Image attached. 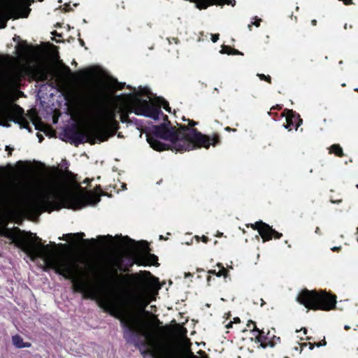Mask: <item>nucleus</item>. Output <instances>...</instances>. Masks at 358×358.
Returning a JSON list of instances; mask_svg holds the SVG:
<instances>
[{"label": "nucleus", "mask_w": 358, "mask_h": 358, "mask_svg": "<svg viewBox=\"0 0 358 358\" xmlns=\"http://www.w3.org/2000/svg\"><path fill=\"white\" fill-rule=\"evenodd\" d=\"M121 243L130 251V258L126 264L120 256H107L98 264L97 273L101 290L98 299L99 306L106 313L120 320L123 329V337L128 343H133L142 355H149L152 358H171L162 350L150 349L145 339L148 337L146 323L141 310H134L132 306L138 299L150 292L152 283L148 278L150 271H140L132 274H120L127 272L136 264L138 254L136 242L128 236L122 237Z\"/></svg>", "instance_id": "obj_1"}, {"label": "nucleus", "mask_w": 358, "mask_h": 358, "mask_svg": "<svg viewBox=\"0 0 358 358\" xmlns=\"http://www.w3.org/2000/svg\"><path fill=\"white\" fill-rule=\"evenodd\" d=\"M83 233L64 235L63 240L69 245H62L63 251L57 248L55 243L44 245L37 237H30L22 242V250L31 258H41L45 270L51 268L70 279L74 292L90 298V241L84 239Z\"/></svg>", "instance_id": "obj_2"}, {"label": "nucleus", "mask_w": 358, "mask_h": 358, "mask_svg": "<svg viewBox=\"0 0 358 358\" xmlns=\"http://www.w3.org/2000/svg\"><path fill=\"white\" fill-rule=\"evenodd\" d=\"M105 72L97 65H91V145L104 142L120 129L116 120L117 90L124 88V83L116 78H103Z\"/></svg>", "instance_id": "obj_3"}, {"label": "nucleus", "mask_w": 358, "mask_h": 358, "mask_svg": "<svg viewBox=\"0 0 358 358\" xmlns=\"http://www.w3.org/2000/svg\"><path fill=\"white\" fill-rule=\"evenodd\" d=\"M56 200L67 208L80 209L87 205L90 195L75 182L51 176L38 181L34 192L20 198L11 210L16 215H38Z\"/></svg>", "instance_id": "obj_4"}, {"label": "nucleus", "mask_w": 358, "mask_h": 358, "mask_svg": "<svg viewBox=\"0 0 358 358\" xmlns=\"http://www.w3.org/2000/svg\"><path fill=\"white\" fill-rule=\"evenodd\" d=\"M170 122L152 127L150 134H147V141L156 151L175 150L183 152L192 150V140L201 141L203 136L197 129H189L185 124L180 125L178 129L169 127Z\"/></svg>", "instance_id": "obj_5"}, {"label": "nucleus", "mask_w": 358, "mask_h": 358, "mask_svg": "<svg viewBox=\"0 0 358 358\" xmlns=\"http://www.w3.org/2000/svg\"><path fill=\"white\" fill-rule=\"evenodd\" d=\"M76 80L72 110L76 124L69 135L72 141L78 145L90 142V69L79 72Z\"/></svg>", "instance_id": "obj_6"}, {"label": "nucleus", "mask_w": 358, "mask_h": 358, "mask_svg": "<svg viewBox=\"0 0 358 358\" xmlns=\"http://www.w3.org/2000/svg\"><path fill=\"white\" fill-rule=\"evenodd\" d=\"M127 96L129 99L128 106L121 108L119 110L120 113V121L122 123L131 122L129 117V113H134L137 115L150 117L155 120H159V115L162 113L159 106L146 99H141L139 92L129 94Z\"/></svg>", "instance_id": "obj_7"}, {"label": "nucleus", "mask_w": 358, "mask_h": 358, "mask_svg": "<svg viewBox=\"0 0 358 358\" xmlns=\"http://www.w3.org/2000/svg\"><path fill=\"white\" fill-rule=\"evenodd\" d=\"M296 301L306 308L328 311L335 308L336 296L325 291L303 289L298 294Z\"/></svg>", "instance_id": "obj_8"}, {"label": "nucleus", "mask_w": 358, "mask_h": 358, "mask_svg": "<svg viewBox=\"0 0 358 358\" xmlns=\"http://www.w3.org/2000/svg\"><path fill=\"white\" fill-rule=\"evenodd\" d=\"M22 80V73L16 69H6L0 73V100L6 99L17 90Z\"/></svg>", "instance_id": "obj_9"}, {"label": "nucleus", "mask_w": 358, "mask_h": 358, "mask_svg": "<svg viewBox=\"0 0 358 358\" xmlns=\"http://www.w3.org/2000/svg\"><path fill=\"white\" fill-rule=\"evenodd\" d=\"M138 254L136 255V264L138 266H159L158 257L150 253V248L146 241L136 242Z\"/></svg>", "instance_id": "obj_10"}, {"label": "nucleus", "mask_w": 358, "mask_h": 358, "mask_svg": "<svg viewBox=\"0 0 358 358\" xmlns=\"http://www.w3.org/2000/svg\"><path fill=\"white\" fill-rule=\"evenodd\" d=\"M8 120L18 123L21 127L29 128V122L24 116L22 108L15 106L14 110L0 111V125L7 126Z\"/></svg>", "instance_id": "obj_11"}, {"label": "nucleus", "mask_w": 358, "mask_h": 358, "mask_svg": "<svg viewBox=\"0 0 358 358\" xmlns=\"http://www.w3.org/2000/svg\"><path fill=\"white\" fill-rule=\"evenodd\" d=\"M246 226L257 230L262 237L263 242L271 241L273 238L280 239L282 236V233L275 231L272 227L262 220L257 221L254 224H248Z\"/></svg>", "instance_id": "obj_12"}, {"label": "nucleus", "mask_w": 358, "mask_h": 358, "mask_svg": "<svg viewBox=\"0 0 358 358\" xmlns=\"http://www.w3.org/2000/svg\"><path fill=\"white\" fill-rule=\"evenodd\" d=\"M112 236H98L96 238H91V300L95 299L93 287L92 273L94 269V250H102L107 247V241L112 240Z\"/></svg>", "instance_id": "obj_13"}, {"label": "nucleus", "mask_w": 358, "mask_h": 358, "mask_svg": "<svg viewBox=\"0 0 358 358\" xmlns=\"http://www.w3.org/2000/svg\"><path fill=\"white\" fill-rule=\"evenodd\" d=\"M282 116L286 117V122L283 125L289 131H292L293 129L297 130L303 122L299 114L293 110L285 108L282 113Z\"/></svg>", "instance_id": "obj_14"}, {"label": "nucleus", "mask_w": 358, "mask_h": 358, "mask_svg": "<svg viewBox=\"0 0 358 358\" xmlns=\"http://www.w3.org/2000/svg\"><path fill=\"white\" fill-rule=\"evenodd\" d=\"M203 136V140L201 141H194L192 140V150L199 148H205L208 149L210 145L216 146L221 143L220 136L217 134H214L212 137L201 134Z\"/></svg>", "instance_id": "obj_15"}, {"label": "nucleus", "mask_w": 358, "mask_h": 358, "mask_svg": "<svg viewBox=\"0 0 358 358\" xmlns=\"http://www.w3.org/2000/svg\"><path fill=\"white\" fill-rule=\"evenodd\" d=\"M34 76L36 79L44 81L52 78L51 68L47 64H40L34 67L33 70Z\"/></svg>", "instance_id": "obj_16"}, {"label": "nucleus", "mask_w": 358, "mask_h": 358, "mask_svg": "<svg viewBox=\"0 0 358 358\" xmlns=\"http://www.w3.org/2000/svg\"><path fill=\"white\" fill-rule=\"evenodd\" d=\"M253 324V329H251L253 332H257V335L255 336V342L260 343V347L262 348H266L267 347L273 348L274 343L272 342H267L266 333L264 330H259L255 322H251Z\"/></svg>", "instance_id": "obj_17"}, {"label": "nucleus", "mask_w": 358, "mask_h": 358, "mask_svg": "<svg viewBox=\"0 0 358 358\" xmlns=\"http://www.w3.org/2000/svg\"><path fill=\"white\" fill-rule=\"evenodd\" d=\"M102 196H110L107 192H104L100 185H96L93 189H91V206H96Z\"/></svg>", "instance_id": "obj_18"}, {"label": "nucleus", "mask_w": 358, "mask_h": 358, "mask_svg": "<svg viewBox=\"0 0 358 358\" xmlns=\"http://www.w3.org/2000/svg\"><path fill=\"white\" fill-rule=\"evenodd\" d=\"M72 78L73 74L68 66H64L57 76L58 82L63 85L67 84Z\"/></svg>", "instance_id": "obj_19"}, {"label": "nucleus", "mask_w": 358, "mask_h": 358, "mask_svg": "<svg viewBox=\"0 0 358 358\" xmlns=\"http://www.w3.org/2000/svg\"><path fill=\"white\" fill-rule=\"evenodd\" d=\"M217 266L220 268V270L218 271H216V270H215V269H212V270H209L208 271V273L209 274L215 275L217 277L223 276L226 279L229 275L228 270L227 268H225L224 267V266L222 265V264H221V263H217Z\"/></svg>", "instance_id": "obj_20"}, {"label": "nucleus", "mask_w": 358, "mask_h": 358, "mask_svg": "<svg viewBox=\"0 0 358 358\" xmlns=\"http://www.w3.org/2000/svg\"><path fill=\"white\" fill-rule=\"evenodd\" d=\"M12 341L13 345L18 348H29L31 346L30 343L23 342L22 338L18 335L13 336Z\"/></svg>", "instance_id": "obj_21"}, {"label": "nucleus", "mask_w": 358, "mask_h": 358, "mask_svg": "<svg viewBox=\"0 0 358 358\" xmlns=\"http://www.w3.org/2000/svg\"><path fill=\"white\" fill-rule=\"evenodd\" d=\"M329 154H334L336 156L342 157L344 156L343 148L339 144H333L329 148Z\"/></svg>", "instance_id": "obj_22"}, {"label": "nucleus", "mask_w": 358, "mask_h": 358, "mask_svg": "<svg viewBox=\"0 0 358 358\" xmlns=\"http://www.w3.org/2000/svg\"><path fill=\"white\" fill-rule=\"evenodd\" d=\"M309 345V348L310 350H313L315 346H317L318 348L321 347V346H324L327 345V341L325 340V338H324V339H322L321 341L318 342V343H305L303 344V345Z\"/></svg>", "instance_id": "obj_23"}, {"label": "nucleus", "mask_w": 358, "mask_h": 358, "mask_svg": "<svg viewBox=\"0 0 358 358\" xmlns=\"http://www.w3.org/2000/svg\"><path fill=\"white\" fill-rule=\"evenodd\" d=\"M259 78L261 80H264L266 82H267L268 83L271 84V78L270 76L267 75H264V74H262V73H257V75Z\"/></svg>", "instance_id": "obj_24"}, {"label": "nucleus", "mask_w": 358, "mask_h": 358, "mask_svg": "<svg viewBox=\"0 0 358 358\" xmlns=\"http://www.w3.org/2000/svg\"><path fill=\"white\" fill-rule=\"evenodd\" d=\"M155 105L157 106V104H155ZM157 106H159L160 108H161V106H162L167 112H169V113L171 112V107L169 106V102L164 99H162V100L161 105L160 106L157 105Z\"/></svg>", "instance_id": "obj_25"}, {"label": "nucleus", "mask_w": 358, "mask_h": 358, "mask_svg": "<svg viewBox=\"0 0 358 358\" xmlns=\"http://www.w3.org/2000/svg\"><path fill=\"white\" fill-rule=\"evenodd\" d=\"M231 50H232V48L231 46L222 45V50H220V53L230 55Z\"/></svg>", "instance_id": "obj_26"}, {"label": "nucleus", "mask_w": 358, "mask_h": 358, "mask_svg": "<svg viewBox=\"0 0 358 358\" xmlns=\"http://www.w3.org/2000/svg\"><path fill=\"white\" fill-rule=\"evenodd\" d=\"M255 21L252 22L251 24H249L248 26V29L250 31L252 30V25H255L257 27H259L260 26V22H262V19L257 18V16L255 17Z\"/></svg>", "instance_id": "obj_27"}, {"label": "nucleus", "mask_w": 358, "mask_h": 358, "mask_svg": "<svg viewBox=\"0 0 358 358\" xmlns=\"http://www.w3.org/2000/svg\"><path fill=\"white\" fill-rule=\"evenodd\" d=\"M195 238L197 242H199V241L201 240L203 243H207L209 241V238L204 235H203L201 237H199V236H195Z\"/></svg>", "instance_id": "obj_28"}, {"label": "nucleus", "mask_w": 358, "mask_h": 358, "mask_svg": "<svg viewBox=\"0 0 358 358\" xmlns=\"http://www.w3.org/2000/svg\"><path fill=\"white\" fill-rule=\"evenodd\" d=\"M280 341V338L275 336L274 334H272V338L268 342H272L274 343V346Z\"/></svg>", "instance_id": "obj_29"}, {"label": "nucleus", "mask_w": 358, "mask_h": 358, "mask_svg": "<svg viewBox=\"0 0 358 358\" xmlns=\"http://www.w3.org/2000/svg\"><path fill=\"white\" fill-rule=\"evenodd\" d=\"M188 125L187 127L189 129H194V127L197 124V122L194 121L193 120H188ZM187 127V125H185Z\"/></svg>", "instance_id": "obj_30"}, {"label": "nucleus", "mask_w": 358, "mask_h": 358, "mask_svg": "<svg viewBox=\"0 0 358 358\" xmlns=\"http://www.w3.org/2000/svg\"><path fill=\"white\" fill-rule=\"evenodd\" d=\"M219 38H220L219 34H214L211 35V40L213 43H216L219 40Z\"/></svg>", "instance_id": "obj_31"}, {"label": "nucleus", "mask_w": 358, "mask_h": 358, "mask_svg": "<svg viewBox=\"0 0 358 358\" xmlns=\"http://www.w3.org/2000/svg\"><path fill=\"white\" fill-rule=\"evenodd\" d=\"M230 55H243V54L242 52H241L240 51H238V50L232 48V50H231V52Z\"/></svg>", "instance_id": "obj_32"}, {"label": "nucleus", "mask_w": 358, "mask_h": 358, "mask_svg": "<svg viewBox=\"0 0 358 358\" xmlns=\"http://www.w3.org/2000/svg\"><path fill=\"white\" fill-rule=\"evenodd\" d=\"M282 109V106L281 105H275V106H273L271 108V110H280Z\"/></svg>", "instance_id": "obj_33"}, {"label": "nucleus", "mask_w": 358, "mask_h": 358, "mask_svg": "<svg viewBox=\"0 0 358 358\" xmlns=\"http://www.w3.org/2000/svg\"><path fill=\"white\" fill-rule=\"evenodd\" d=\"M224 130H225V131H229H229H234V132H235V131H237V130H236V129L231 128V127H224Z\"/></svg>", "instance_id": "obj_34"}, {"label": "nucleus", "mask_w": 358, "mask_h": 358, "mask_svg": "<svg viewBox=\"0 0 358 358\" xmlns=\"http://www.w3.org/2000/svg\"><path fill=\"white\" fill-rule=\"evenodd\" d=\"M266 341H268L272 338V334H271L270 331H268V332L266 334Z\"/></svg>", "instance_id": "obj_35"}, {"label": "nucleus", "mask_w": 358, "mask_h": 358, "mask_svg": "<svg viewBox=\"0 0 358 358\" xmlns=\"http://www.w3.org/2000/svg\"><path fill=\"white\" fill-rule=\"evenodd\" d=\"M160 115H162L163 116V119L164 121H166L167 122H169V120H168V116L166 115H164L162 112L161 113H159V117Z\"/></svg>", "instance_id": "obj_36"}, {"label": "nucleus", "mask_w": 358, "mask_h": 358, "mask_svg": "<svg viewBox=\"0 0 358 358\" xmlns=\"http://www.w3.org/2000/svg\"><path fill=\"white\" fill-rule=\"evenodd\" d=\"M341 249V247H334L331 248V250L334 251V252H338L340 251Z\"/></svg>", "instance_id": "obj_37"}, {"label": "nucleus", "mask_w": 358, "mask_h": 358, "mask_svg": "<svg viewBox=\"0 0 358 358\" xmlns=\"http://www.w3.org/2000/svg\"><path fill=\"white\" fill-rule=\"evenodd\" d=\"M206 280H207L208 285H210V281H212V277L210 275H208Z\"/></svg>", "instance_id": "obj_38"}, {"label": "nucleus", "mask_w": 358, "mask_h": 358, "mask_svg": "<svg viewBox=\"0 0 358 358\" xmlns=\"http://www.w3.org/2000/svg\"><path fill=\"white\" fill-rule=\"evenodd\" d=\"M233 323H240L241 322V320L239 317H235L234 318V321L232 322Z\"/></svg>", "instance_id": "obj_39"}, {"label": "nucleus", "mask_w": 358, "mask_h": 358, "mask_svg": "<svg viewBox=\"0 0 358 358\" xmlns=\"http://www.w3.org/2000/svg\"><path fill=\"white\" fill-rule=\"evenodd\" d=\"M18 2L17 1H14L12 3V4L10 5V7H12V8H14L15 7H16L17 5H18Z\"/></svg>", "instance_id": "obj_40"}, {"label": "nucleus", "mask_w": 358, "mask_h": 358, "mask_svg": "<svg viewBox=\"0 0 358 358\" xmlns=\"http://www.w3.org/2000/svg\"><path fill=\"white\" fill-rule=\"evenodd\" d=\"M232 324H233V322H229L226 325V328H227V329H229V328L232 327Z\"/></svg>", "instance_id": "obj_41"}, {"label": "nucleus", "mask_w": 358, "mask_h": 358, "mask_svg": "<svg viewBox=\"0 0 358 358\" xmlns=\"http://www.w3.org/2000/svg\"><path fill=\"white\" fill-rule=\"evenodd\" d=\"M189 356L191 358H199L197 356L194 355L192 352H189Z\"/></svg>", "instance_id": "obj_42"}, {"label": "nucleus", "mask_w": 358, "mask_h": 358, "mask_svg": "<svg viewBox=\"0 0 358 358\" xmlns=\"http://www.w3.org/2000/svg\"><path fill=\"white\" fill-rule=\"evenodd\" d=\"M252 322V320H250V321H249V322H248V324H247V325H248V327L249 328H251V327H252V328H253V324H252V322Z\"/></svg>", "instance_id": "obj_43"}, {"label": "nucleus", "mask_w": 358, "mask_h": 358, "mask_svg": "<svg viewBox=\"0 0 358 358\" xmlns=\"http://www.w3.org/2000/svg\"><path fill=\"white\" fill-rule=\"evenodd\" d=\"M311 24H312V25L315 26L317 24V20H313L311 21Z\"/></svg>", "instance_id": "obj_44"}, {"label": "nucleus", "mask_w": 358, "mask_h": 358, "mask_svg": "<svg viewBox=\"0 0 358 358\" xmlns=\"http://www.w3.org/2000/svg\"><path fill=\"white\" fill-rule=\"evenodd\" d=\"M315 233L319 234H320V229L318 227H316V229H315Z\"/></svg>", "instance_id": "obj_45"}, {"label": "nucleus", "mask_w": 358, "mask_h": 358, "mask_svg": "<svg viewBox=\"0 0 358 358\" xmlns=\"http://www.w3.org/2000/svg\"><path fill=\"white\" fill-rule=\"evenodd\" d=\"M344 329L345 330L348 331L350 329V327L349 325H345Z\"/></svg>", "instance_id": "obj_46"}, {"label": "nucleus", "mask_w": 358, "mask_h": 358, "mask_svg": "<svg viewBox=\"0 0 358 358\" xmlns=\"http://www.w3.org/2000/svg\"><path fill=\"white\" fill-rule=\"evenodd\" d=\"M199 352L205 355V356L203 357V358H209V357H208V355H206V353H205L203 351L200 350V351H199Z\"/></svg>", "instance_id": "obj_47"}, {"label": "nucleus", "mask_w": 358, "mask_h": 358, "mask_svg": "<svg viewBox=\"0 0 358 358\" xmlns=\"http://www.w3.org/2000/svg\"><path fill=\"white\" fill-rule=\"evenodd\" d=\"M190 276H192V274L191 273H185V277H190Z\"/></svg>", "instance_id": "obj_48"}, {"label": "nucleus", "mask_w": 358, "mask_h": 358, "mask_svg": "<svg viewBox=\"0 0 358 358\" xmlns=\"http://www.w3.org/2000/svg\"><path fill=\"white\" fill-rule=\"evenodd\" d=\"M264 304H265L264 301L262 299H261V306H263Z\"/></svg>", "instance_id": "obj_49"}, {"label": "nucleus", "mask_w": 358, "mask_h": 358, "mask_svg": "<svg viewBox=\"0 0 358 358\" xmlns=\"http://www.w3.org/2000/svg\"><path fill=\"white\" fill-rule=\"evenodd\" d=\"M38 137L39 138V141L41 142L42 141V139H43V136L41 135H40V134H38Z\"/></svg>", "instance_id": "obj_50"}, {"label": "nucleus", "mask_w": 358, "mask_h": 358, "mask_svg": "<svg viewBox=\"0 0 358 358\" xmlns=\"http://www.w3.org/2000/svg\"><path fill=\"white\" fill-rule=\"evenodd\" d=\"M222 234H223L222 233H218V234H217V237H220V236H222Z\"/></svg>", "instance_id": "obj_51"}, {"label": "nucleus", "mask_w": 358, "mask_h": 358, "mask_svg": "<svg viewBox=\"0 0 358 358\" xmlns=\"http://www.w3.org/2000/svg\"><path fill=\"white\" fill-rule=\"evenodd\" d=\"M147 91H148V90L145 89L144 91L142 93L145 94L147 93Z\"/></svg>", "instance_id": "obj_52"}, {"label": "nucleus", "mask_w": 358, "mask_h": 358, "mask_svg": "<svg viewBox=\"0 0 358 358\" xmlns=\"http://www.w3.org/2000/svg\"><path fill=\"white\" fill-rule=\"evenodd\" d=\"M332 202H333V203H338L341 202V200H338V201H332Z\"/></svg>", "instance_id": "obj_53"}, {"label": "nucleus", "mask_w": 358, "mask_h": 358, "mask_svg": "<svg viewBox=\"0 0 358 358\" xmlns=\"http://www.w3.org/2000/svg\"><path fill=\"white\" fill-rule=\"evenodd\" d=\"M93 180H94V178H91V179H90L91 183L92 182Z\"/></svg>", "instance_id": "obj_54"}, {"label": "nucleus", "mask_w": 358, "mask_h": 358, "mask_svg": "<svg viewBox=\"0 0 358 358\" xmlns=\"http://www.w3.org/2000/svg\"><path fill=\"white\" fill-rule=\"evenodd\" d=\"M31 120L34 122V119L33 117H31Z\"/></svg>", "instance_id": "obj_55"}, {"label": "nucleus", "mask_w": 358, "mask_h": 358, "mask_svg": "<svg viewBox=\"0 0 358 358\" xmlns=\"http://www.w3.org/2000/svg\"><path fill=\"white\" fill-rule=\"evenodd\" d=\"M355 91L358 92V88L355 89Z\"/></svg>", "instance_id": "obj_56"}, {"label": "nucleus", "mask_w": 358, "mask_h": 358, "mask_svg": "<svg viewBox=\"0 0 358 358\" xmlns=\"http://www.w3.org/2000/svg\"><path fill=\"white\" fill-rule=\"evenodd\" d=\"M307 331L306 329H304V333L306 334Z\"/></svg>", "instance_id": "obj_57"}, {"label": "nucleus", "mask_w": 358, "mask_h": 358, "mask_svg": "<svg viewBox=\"0 0 358 358\" xmlns=\"http://www.w3.org/2000/svg\"><path fill=\"white\" fill-rule=\"evenodd\" d=\"M6 27V24L4 23L3 25L2 26V27Z\"/></svg>", "instance_id": "obj_58"}, {"label": "nucleus", "mask_w": 358, "mask_h": 358, "mask_svg": "<svg viewBox=\"0 0 358 358\" xmlns=\"http://www.w3.org/2000/svg\"><path fill=\"white\" fill-rule=\"evenodd\" d=\"M356 187L358 188V184L356 185Z\"/></svg>", "instance_id": "obj_59"}, {"label": "nucleus", "mask_w": 358, "mask_h": 358, "mask_svg": "<svg viewBox=\"0 0 358 358\" xmlns=\"http://www.w3.org/2000/svg\"><path fill=\"white\" fill-rule=\"evenodd\" d=\"M357 233H358V227H357Z\"/></svg>", "instance_id": "obj_60"}, {"label": "nucleus", "mask_w": 358, "mask_h": 358, "mask_svg": "<svg viewBox=\"0 0 358 358\" xmlns=\"http://www.w3.org/2000/svg\"><path fill=\"white\" fill-rule=\"evenodd\" d=\"M357 241H358V238H357Z\"/></svg>", "instance_id": "obj_61"}]
</instances>
